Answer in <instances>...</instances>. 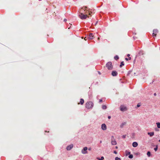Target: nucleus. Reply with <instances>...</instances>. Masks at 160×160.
I'll use <instances>...</instances> for the list:
<instances>
[{
	"label": "nucleus",
	"mask_w": 160,
	"mask_h": 160,
	"mask_svg": "<svg viewBox=\"0 0 160 160\" xmlns=\"http://www.w3.org/2000/svg\"><path fill=\"white\" fill-rule=\"evenodd\" d=\"M157 150H158V146L157 145L156 147L154 148V150L155 151H156Z\"/></svg>",
	"instance_id": "24"
},
{
	"label": "nucleus",
	"mask_w": 160,
	"mask_h": 160,
	"mask_svg": "<svg viewBox=\"0 0 160 160\" xmlns=\"http://www.w3.org/2000/svg\"><path fill=\"white\" fill-rule=\"evenodd\" d=\"M151 153L150 152L148 151L147 153V155L148 157H150V156Z\"/></svg>",
	"instance_id": "20"
},
{
	"label": "nucleus",
	"mask_w": 160,
	"mask_h": 160,
	"mask_svg": "<svg viewBox=\"0 0 160 160\" xmlns=\"http://www.w3.org/2000/svg\"><path fill=\"white\" fill-rule=\"evenodd\" d=\"M128 59V60H130L131 59V57H129Z\"/></svg>",
	"instance_id": "30"
},
{
	"label": "nucleus",
	"mask_w": 160,
	"mask_h": 160,
	"mask_svg": "<svg viewBox=\"0 0 160 160\" xmlns=\"http://www.w3.org/2000/svg\"><path fill=\"white\" fill-rule=\"evenodd\" d=\"M100 142V143H102V141H101Z\"/></svg>",
	"instance_id": "42"
},
{
	"label": "nucleus",
	"mask_w": 160,
	"mask_h": 160,
	"mask_svg": "<svg viewBox=\"0 0 160 160\" xmlns=\"http://www.w3.org/2000/svg\"><path fill=\"white\" fill-rule=\"evenodd\" d=\"M102 129L104 130H106L107 129V127L105 124H102L101 126Z\"/></svg>",
	"instance_id": "6"
},
{
	"label": "nucleus",
	"mask_w": 160,
	"mask_h": 160,
	"mask_svg": "<svg viewBox=\"0 0 160 160\" xmlns=\"http://www.w3.org/2000/svg\"><path fill=\"white\" fill-rule=\"evenodd\" d=\"M156 124L158 128H160V122H157Z\"/></svg>",
	"instance_id": "16"
},
{
	"label": "nucleus",
	"mask_w": 160,
	"mask_h": 160,
	"mask_svg": "<svg viewBox=\"0 0 160 160\" xmlns=\"http://www.w3.org/2000/svg\"><path fill=\"white\" fill-rule=\"evenodd\" d=\"M120 108L121 111L123 112L126 111L127 110V108L123 105L121 106Z\"/></svg>",
	"instance_id": "4"
},
{
	"label": "nucleus",
	"mask_w": 160,
	"mask_h": 160,
	"mask_svg": "<svg viewBox=\"0 0 160 160\" xmlns=\"http://www.w3.org/2000/svg\"><path fill=\"white\" fill-rule=\"evenodd\" d=\"M115 160H121V159L120 158H118V157H116L115 158Z\"/></svg>",
	"instance_id": "23"
},
{
	"label": "nucleus",
	"mask_w": 160,
	"mask_h": 160,
	"mask_svg": "<svg viewBox=\"0 0 160 160\" xmlns=\"http://www.w3.org/2000/svg\"><path fill=\"white\" fill-rule=\"evenodd\" d=\"M98 40H100V38H99V37H98Z\"/></svg>",
	"instance_id": "38"
},
{
	"label": "nucleus",
	"mask_w": 160,
	"mask_h": 160,
	"mask_svg": "<svg viewBox=\"0 0 160 160\" xmlns=\"http://www.w3.org/2000/svg\"><path fill=\"white\" fill-rule=\"evenodd\" d=\"M156 93H155L154 94V95L155 96H156Z\"/></svg>",
	"instance_id": "34"
},
{
	"label": "nucleus",
	"mask_w": 160,
	"mask_h": 160,
	"mask_svg": "<svg viewBox=\"0 0 160 160\" xmlns=\"http://www.w3.org/2000/svg\"><path fill=\"white\" fill-rule=\"evenodd\" d=\"M73 145L72 144H71L69 146H68L67 147V149L68 150H70L73 147Z\"/></svg>",
	"instance_id": "8"
},
{
	"label": "nucleus",
	"mask_w": 160,
	"mask_h": 160,
	"mask_svg": "<svg viewBox=\"0 0 160 160\" xmlns=\"http://www.w3.org/2000/svg\"><path fill=\"white\" fill-rule=\"evenodd\" d=\"M102 102V99H100L99 100V102Z\"/></svg>",
	"instance_id": "28"
},
{
	"label": "nucleus",
	"mask_w": 160,
	"mask_h": 160,
	"mask_svg": "<svg viewBox=\"0 0 160 160\" xmlns=\"http://www.w3.org/2000/svg\"><path fill=\"white\" fill-rule=\"evenodd\" d=\"M156 35H157V34L155 33L154 34H153V33H152V36H153V37H156Z\"/></svg>",
	"instance_id": "25"
},
{
	"label": "nucleus",
	"mask_w": 160,
	"mask_h": 160,
	"mask_svg": "<svg viewBox=\"0 0 160 160\" xmlns=\"http://www.w3.org/2000/svg\"><path fill=\"white\" fill-rule=\"evenodd\" d=\"M88 8H87V7H85V9L84 10V11H85V10H86L89 13L88 14L90 15L91 14V13H92V12L91 10H90V9L87 10V9Z\"/></svg>",
	"instance_id": "7"
},
{
	"label": "nucleus",
	"mask_w": 160,
	"mask_h": 160,
	"mask_svg": "<svg viewBox=\"0 0 160 160\" xmlns=\"http://www.w3.org/2000/svg\"><path fill=\"white\" fill-rule=\"evenodd\" d=\"M94 36L92 33H90L88 35V38L90 39H92L93 38Z\"/></svg>",
	"instance_id": "9"
},
{
	"label": "nucleus",
	"mask_w": 160,
	"mask_h": 160,
	"mask_svg": "<svg viewBox=\"0 0 160 160\" xmlns=\"http://www.w3.org/2000/svg\"><path fill=\"white\" fill-rule=\"evenodd\" d=\"M104 159V158L103 157H102L101 158H98V160H102Z\"/></svg>",
	"instance_id": "21"
},
{
	"label": "nucleus",
	"mask_w": 160,
	"mask_h": 160,
	"mask_svg": "<svg viewBox=\"0 0 160 160\" xmlns=\"http://www.w3.org/2000/svg\"><path fill=\"white\" fill-rule=\"evenodd\" d=\"M118 74L117 72L116 71H112V75L113 76H116Z\"/></svg>",
	"instance_id": "10"
},
{
	"label": "nucleus",
	"mask_w": 160,
	"mask_h": 160,
	"mask_svg": "<svg viewBox=\"0 0 160 160\" xmlns=\"http://www.w3.org/2000/svg\"><path fill=\"white\" fill-rule=\"evenodd\" d=\"M102 108L103 109H105L107 108V107L106 105H103L102 106Z\"/></svg>",
	"instance_id": "18"
},
{
	"label": "nucleus",
	"mask_w": 160,
	"mask_h": 160,
	"mask_svg": "<svg viewBox=\"0 0 160 160\" xmlns=\"http://www.w3.org/2000/svg\"><path fill=\"white\" fill-rule=\"evenodd\" d=\"M140 106V104L139 103L137 105V106L138 107H139Z\"/></svg>",
	"instance_id": "27"
},
{
	"label": "nucleus",
	"mask_w": 160,
	"mask_h": 160,
	"mask_svg": "<svg viewBox=\"0 0 160 160\" xmlns=\"http://www.w3.org/2000/svg\"><path fill=\"white\" fill-rule=\"evenodd\" d=\"M148 134L150 135V137H152L154 135V132H148Z\"/></svg>",
	"instance_id": "14"
},
{
	"label": "nucleus",
	"mask_w": 160,
	"mask_h": 160,
	"mask_svg": "<svg viewBox=\"0 0 160 160\" xmlns=\"http://www.w3.org/2000/svg\"><path fill=\"white\" fill-rule=\"evenodd\" d=\"M126 137V135H123L122 136V138H125Z\"/></svg>",
	"instance_id": "26"
},
{
	"label": "nucleus",
	"mask_w": 160,
	"mask_h": 160,
	"mask_svg": "<svg viewBox=\"0 0 160 160\" xmlns=\"http://www.w3.org/2000/svg\"><path fill=\"white\" fill-rule=\"evenodd\" d=\"M158 141L159 142H160V140H159Z\"/></svg>",
	"instance_id": "41"
},
{
	"label": "nucleus",
	"mask_w": 160,
	"mask_h": 160,
	"mask_svg": "<svg viewBox=\"0 0 160 160\" xmlns=\"http://www.w3.org/2000/svg\"><path fill=\"white\" fill-rule=\"evenodd\" d=\"M86 38V37H85V38H84V39L86 40V39H85V38Z\"/></svg>",
	"instance_id": "43"
},
{
	"label": "nucleus",
	"mask_w": 160,
	"mask_h": 160,
	"mask_svg": "<svg viewBox=\"0 0 160 160\" xmlns=\"http://www.w3.org/2000/svg\"><path fill=\"white\" fill-rule=\"evenodd\" d=\"M64 21H65V22H66V21H67V19H64Z\"/></svg>",
	"instance_id": "35"
},
{
	"label": "nucleus",
	"mask_w": 160,
	"mask_h": 160,
	"mask_svg": "<svg viewBox=\"0 0 160 160\" xmlns=\"http://www.w3.org/2000/svg\"><path fill=\"white\" fill-rule=\"evenodd\" d=\"M98 21H97L96 22V23H95V26H96V25L97 24V23H98Z\"/></svg>",
	"instance_id": "29"
},
{
	"label": "nucleus",
	"mask_w": 160,
	"mask_h": 160,
	"mask_svg": "<svg viewBox=\"0 0 160 160\" xmlns=\"http://www.w3.org/2000/svg\"><path fill=\"white\" fill-rule=\"evenodd\" d=\"M106 67L109 70H111L113 68V66L112 65V63L111 62H108L106 65Z\"/></svg>",
	"instance_id": "3"
},
{
	"label": "nucleus",
	"mask_w": 160,
	"mask_h": 160,
	"mask_svg": "<svg viewBox=\"0 0 160 160\" xmlns=\"http://www.w3.org/2000/svg\"><path fill=\"white\" fill-rule=\"evenodd\" d=\"M84 103V100L83 99L81 98L80 99V101L79 103H78V104H80L81 105H82Z\"/></svg>",
	"instance_id": "12"
},
{
	"label": "nucleus",
	"mask_w": 160,
	"mask_h": 160,
	"mask_svg": "<svg viewBox=\"0 0 160 160\" xmlns=\"http://www.w3.org/2000/svg\"><path fill=\"white\" fill-rule=\"evenodd\" d=\"M88 149V148L87 147H85L82 150V152L84 154H87L88 153V152L87 150Z\"/></svg>",
	"instance_id": "5"
},
{
	"label": "nucleus",
	"mask_w": 160,
	"mask_h": 160,
	"mask_svg": "<svg viewBox=\"0 0 160 160\" xmlns=\"http://www.w3.org/2000/svg\"><path fill=\"white\" fill-rule=\"evenodd\" d=\"M123 65H124V62L123 61V62H121V64L120 65V68H121L122 67V66H123Z\"/></svg>",
	"instance_id": "17"
},
{
	"label": "nucleus",
	"mask_w": 160,
	"mask_h": 160,
	"mask_svg": "<svg viewBox=\"0 0 160 160\" xmlns=\"http://www.w3.org/2000/svg\"><path fill=\"white\" fill-rule=\"evenodd\" d=\"M158 30L157 29H154L153 30V34H154L155 33L157 34V33H158Z\"/></svg>",
	"instance_id": "15"
},
{
	"label": "nucleus",
	"mask_w": 160,
	"mask_h": 160,
	"mask_svg": "<svg viewBox=\"0 0 160 160\" xmlns=\"http://www.w3.org/2000/svg\"><path fill=\"white\" fill-rule=\"evenodd\" d=\"M116 148H118V147L117 146V147H116Z\"/></svg>",
	"instance_id": "40"
},
{
	"label": "nucleus",
	"mask_w": 160,
	"mask_h": 160,
	"mask_svg": "<svg viewBox=\"0 0 160 160\" xmlns=\"http://www.w3.org/2000/svg\"><path fill=\"white\" fill-rule=\"evenodd\" d=\"M133 157V155H132V154H131V155H129V157H129V158H132Z\"/></svg>",
	"instance_id": "22"
},
{
	"label": "nucleus",
	"mask_w": 160,
	"mask_h": 160,
	"mask_svg": "<svg viewBox=\"0 0 160 160\" xmlns=\"http://www.w3.org/2000/svg\"><path fill=\"white\" fill-rule=\"evenodd\" d=\"M111 144L112 145H116L117 144L116 141L114 139H112L111 141Z\"/></svg>",
	"instance_id": "11"
},
{
	"label": "nucleus",
	"mask_w": 160,
	"mask_h": 160,
	"mask_svg": "<svg viewBox=\"0 0 160 160\" xmlns=\"http://www.w3.org/2000/svg\"><path fill=\"white\" fill-rule=\"evenodd\" d=\"M125 59L127 61H128V59L127 58H126Z\"/></svg>",
	"instance_id": "33"
},
{
	"label": "nucleus",
	"mask_w": 160,
	"mask_h": 160,
	"mask_svg": "<svg viewBox=\"0 0 160 160\" xmlns=\"http://www.w3.org/2000/svg\"><path fill=\"white\" fill-rule=\"evenodd\" d=\"M132 146L134 147H137L138 145V144L137 142H134L132 143Z\"/></svg>",
	"instance_id": "13"
},
{
	"label": "nucleus",
	"mask_w": 160,
	"mask_h": 160,
	"mask_svg": "<svg viewBox=\"0 0 160 160\" xmlns=\"http://www.w3.org/2000/svg\"><path fill=\"white\" fill-rule=\"evenodd\" d=\"M98 73H99V74H101V73H100V72H98Z\"/></svg>",
	"instance_id": "39"
},
{
	"label": "nucleus",
	"mask_w": 160,
	"mask_h": 160,
	"mask_svg": "<svg viewBox=\"0 0 160 160\" xmlns=\"http://www.w3.org/2000/svg\"><path fill=\"white\" fill-rule=\"evenodd\" d=\"M130 56V55L129 54H128L127 55V56L128 57H129Z\"/></svg>",
	"instance_id": "37"
},
{
	"label": "nucleus",
	"mask_w": 160,
	"mask_h": 160,
	"mask_svg": "<svg viewBox=\"0 0 160 160\" xmlns=\"http://www.w3.org/2000/svg\"><path fill=\"white\" fill-rule=\"evenodd\" d=\"M84 10L83 8H82L79 10V18L81 19H86L87 18H88L89 16H88V15H87L86 14H85L84 13H83L82 11V10Z\"/></svg>",
	"instance_id": "1"
},
{
	"label": "nucleus",
	"mask_w": 160,
	"mask_h": 160,
	"mask_svg": "<svg viewBox=\"0 0 160 160\" xmlns=\"http://www.w3.org/2000/svg\"><path fill=\"white\" fill-rule=\"evenodd\" d=\"M111 118V117L110 116H108V118L109 119H110Z\"/></svg>",
	"instance_id": "32"
},
{
	"label": "nucleus",
	"mask_w": 160,
	"mask_h": 160,
	"mask_svg": "<svg viewBox=\"0 0 160 160\" xmlns=\"http://www.w3.org/2000/svg\"><path fill=\"white\" fill-rule=\"evenodd\" d=\"M114 58L116 60H117L119 59V57L118 56L116 55L114 57Z\"/></svg>",
	"instance_id": "19"
},
{
	"label": "nucleus",
	"mask_w": 160,
	"mask_h": 160,
	"mask_svg": "<svg viewBox=\"0 0 160 160\" xmlns=\"http://www.w3.org/2000/svg\"><path fill=\"white\" fill-rule=\"evenodd\" d=\"M88 150H90H90H91V148H88Z\"/></svg>",
	"instance_id": "36"
},
{
	"label": "nucleus",
	"mask_w": 160,
	"mask_h": 160,
	"mask_svg": "<svg viewBox=\"0 0 160 160\" xmlns=\"http://www.w3.org/2000/svg\"><path fill=\"white\" fill-rule=\"evenodd\" d=\"M86 107L88 109L92 108L93 106V103L92 102H88L86 103Z\"/></svg>",
	"instance_id": "2"
},
{
	"label": "nucleus",
	"mask_w": 160,
	"mask_h": 160,
	"mask_svg": "<svg viewBox=\"0 0 160 160\" xmlns=\"http://www.w3.org/2000/svg\"><path fill=\"white\" fill-rule=\"evenodd\" d=\"M114 153H115V154H117V152H116V151H114Z\"/></svg>",
	"instance_id": "31"
}]
</instances>
